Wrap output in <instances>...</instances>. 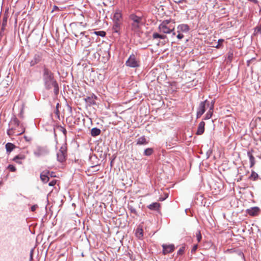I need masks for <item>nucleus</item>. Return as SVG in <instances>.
<instances>
[{
	"mask_svg": "<svg viewBox=\"0 0 261 261\" xmlns=\"http://www.w3.org/2000/svg\"><path fill=\"white\" fill-rule=\"evenodd\" d=\"M42 80L45 88L50 90L54 88V92L57 96L59 92V85L54 77V73L46 66L42 68Z\"/></svg>",
	"mask_w": 261,
	"mask_h": 261,
	"instance_id": "f257e3e1",
	"label": "nucleus"
},
{
	"mask_svg": "<svg viewBox=\"0 0 261 261\" xmlns=\"http://www.w3.org/2000/svg\"><path fill=\"white\" fill-rule=\"evenodd\" d=\"M84 32H81V33H80V34H81V35H84Z\"/></svg>",
	"mask_w": 261,
	"mask_h": 261,
	"instance_id": "8fccbe9b",
	"label": "nucleus"
},
{
	"mask_svg": "<svg viewBox=\"0 0 261 261\" xmlns=\"http://www.w3.org/2000/svg\"><path fill=\"white\" fill-rule=\"evenodd\" d=\"M214 104H215V101L212 100L211 102V105L209 107V110H208V112H207V113L206 114V115L203 119L204 120H208L212 117V116L213 115V113Z\"/></svg>",
	"mask_w": 261,
	"mask_h": 261,
	"instance_id": "f8f14e48",
	"label": "nucleus"
},
{
	"mask_svg": "<svg viewBox=\"0 0 261 261\" xmlns=\"http://www.w3.org/2000/svg\"><path fill=\"white\" fill-rule=\"evenodd\" d=\"M149 141L147 140L145 136H143L139 138L137 140L136 145H146L148 143Z\"/></svg>",
	"mask_w": 261,
	"mask_h": 261,
	"instance_id": "f3484780",
	"label": "nucleus"
},
{
	"mask_svg": "<svg viewBox=\"0 0 261 261\" xmlns=\"http://www.w3.org/2000/svg\"><path fill=\"white\" fill-rule=\"evenodd\" d=\"M25 158V156L24 154H19L16 156H15L13 159V160H16V159H19L21 160H23Z\"/></svg>",
	"mask_w": 261,
	"mask_h": 261,
	"instance_id": "c756f323",
	"label": "nucleus"
},
{
	"mask_svg": "<svg viewBox=\"0 0 261 261\" xmlns=\"http://www.w3.org/2000/svg\"><path fill=\"white\" fill-rule=\"evenodd\" d=\"M2 184V182L0 181V185Z\"/></svg>",
	"mask_w": 261,
	"mask_h": 261,
	"instance_id": "603ef678",
	"label": "nucleus"
},
{
	"mask_svg": "<svg viewBox=\"0 0 261 261\" xmlns=\"http://www.w3.org/2000/svg\"><path fill=\"white\" fill-rule=\"evenodd\" d=\"M48 153L49 149L46 146H37L34 151V154L37 157L45 155Z\"/></svg>",
	"mask_w": 261,
	"mask_h": 261,
	"instance_id": "6e6552de",
	"label": "nucleus"
},
{
	"mask_svg": "<svg viewBox=\"0 0 261 261\" xmlns=\"http://www.w3.org/2000/svg\"><path fill=\"white\" fill-rule=\"evenodd\" d=\"M19 121L16 117H13L11 118L9 124V128L7 130V134L9 136L12 135H20L23 134L25 129L24 128L22 127L21 131H16V128L19 126Z\"/></svg>",
	"mask_w": 261,
	"mask_h": 261,
	"instance_id": "f03ea898",
	"label": "nucleus"
},
{
	"mask_svg": "<svg viewBox=\"0 0 261 261\" xmlns=\"http://www.w3.org/2000/svg\"><path fill=\"white\" fill-rule=\"evenodd\" d=\"M16 160H13V161L18 164H22V162L21 161L22 160H19V159H16Z\"/></svg>",
	"mask_w": 261,
	"mask_h": 261,
	"instance_id": "79ce46f5",
	"label": "nucleus"
},
{
	"mask_svg": "<svg viewBox=\"0 0 261 261\" xmlns=\"http://www.w3.org/2000/svg\"><path fill=\"white\" fill-rule=\"evenodd\" d=\"M49 174H50V172L48 170H44L41 173L40 179L43 182L47 183L49 179Z\"/></svg>",
	"mask_w": 261,
	"mask_h": 261,
	"instance_id": "4468645a",
	"label": "nucleus"
},
{
	"mask_svg": "<svg viewBox=\"0 0 261 261\" xmlns=\"http://www.w3.org/2000/svg\"><path fill=\"white\" fill-rule=\"evenodd\" d=\"M211 103L207 100H205L203 101L200 102L199 106L197 110L196 117L197 118H200L205 111V107H210Z\"/></svg>",
	"mask_w": 261,
	"mask_h": 261,
	"instance_id": "0eeeda50",
	"label": "nucleus"
},
{
	"mask_svg": "<svg viewBox=\"0 0 261 261\" xmlns=\"http://www.w3.org/2000/svg\"><path fill=\"white\" fill-rule=\"evenodd\" d=\"M153 150L152 148H148L144 150V155L146 156H149L152 154Z\"/></svg>",
	"mask_w": 261,
	"mask_h": 261,
	"instance_id": "a878e982",
	"label": "nucleus"
},
{
	"mask_svg": "<svg viewBox=\"0 0 261 261\" xmlns=\"http://www.w3.org/2000/svg\"><path fill=\"white\" fill-rule=\"evenodd\" d=\"M55 114L57 115L58 118L60 119V115H59V109H56V111L55 112Z\"/></svg>",
	"mask_w": 261,
	"mask_h": 261,
	"instance_id": "a19ab883",
	"label": "nucleus"
},
{
	"mask_svg": "<svg viewBox=\"0 0 261 261\" xmlns=\"http://www.w3.org/2000/svg\"><path fill=\"white\" fill-rule=\"evenodd\" d=\"M153 39L160 38L161 39H164L166 38V36L165 35H160L157 33H154L152 35Z\"/></svg>",
	"mask_w": 261,
	"mask_h": 261,
	"instance_id": "393cba45",
	"label": "nucleus"
},
{
	"mask_svg": "<svg viewBox=\"0 0 261 261\" xmlns=\"http://www.w3.org/2000/svg\"><path fill=\"white\" fill-rule=\"evenodd\" d=\"M260 211V209L259 207L255 206L251 207L250 208L247 210V214L251 216H257Z\"/></svg>",
	"mask_w": 261,
	"mask_h": 261,
	"instance_id": "ddd939ff",
	"label": "nucleus"
},
{
	"mask_svg": "<svg viewBox=\"0 0 261 261\" xmlns=\"http://www.w3.org/2000/svg\"><path fill=\"white\" fill-rule=\"evenodd\" d=\"M184 1V0H178V1H175V2L177 4H180L182 3Z\"/></svg>",
	"mask_w": 261,
	"mask_h": 261,
	"instance_id": "c03bdc74",
	"label": "nucleus"
},
{
	"mask_svg": "<svg viewBox=\"0 0 261 261\" xmlns=\"http://www.w3.org/2000/svg\"><path fill=\"white\" fill-rule=\"evenodd\" d=\"M197 247H198V245H194V246L193 247V248H192V249L191 250V252L193 253V252H195V251L197 249Z\"/></svg>",
	"mask_w": 261,
	"mask_h": 261,
	"instance_id": "ea45409f",
	"label": "nucleus"
},
{
	"mask_svg": "<svg viewBox=\"0 0 261 261\" xmlns=\"http://www.w3.org/2000/svg\"><path fill=\"white\" fill-rule=\"evenodd\" d=\"M122 22L113 21V31L115 33H119L120 30V26L122 25Z\"/></svg>",
	"mask_w": 261,
	"mask_h": 261,
	"instance_id": "6ab92c4d",
	"label": "nucleus"
},
{
	"mask_svg": "<svg viewBox=\"0 0 261 261\" xmlns=\"http://www.w3.org/2000/svg\"><path fill=\"white\" fill-rule=\"evenodd\" d=\"M258 177V174L254 171H252L249 178L253 180H256Z\"/></svg>",
	"mask_w": 261,
	"mask_h": 261,
	"instance_id": "bb28decb",
	"label": "nucleus"
},
{
	"mask_svg": "<svg viewBox=\"0 0 261 261\" xmlns=\"http://www.w3.org/2000/svg\"><path fill=\"white\" fill-rule=\"evenodd\" d=\"M101 130L97 127L92 128L91 130V134L92 137H96L100 135Z\"/></svg>",
	"mask_w": 261,
	"mask_h": 261,
	"instance_id": "5701e85b",
	"label": "nucleus"
},
{
	"mask_svg": "<svg viewBox=\"0 0 261 261\" xmlns=\"http://www.w3.org/2000/svg\"><path fill=\"white\" fill-rule=\"evenodd\" d=\"M54 174L55 173L53 172H50V174H49V176H50V177H55L56 176Z\"/></svg>",
	"mask_w": 261,
	"mask_h": 261,
	"instance_id": "37998d69",
	"label": "nucleus"
},
{
	"mask_svg": "<svg viewBox=\"0 0 261 261\" xmlns=\"http://www.w3.org/2000/svg\"><path fill=\"white\" fill-rule=\"evenodd\" d=\"M204 126H205V122L204 121H201L199 123L197 130L196 132V135H201L203 134L204 132Z\"/></svg>",
	"mask_w": 261,
	"mask_h": 261,
	"instance_id": "a211bd4d",
	"label": "nucleus"
},
{
	"mask_svg": "<svg viewBox=\"0 0 261 261\" xmlns=\"http://www.w3.org/2000/svg\"><path fill=\"white\" fill-rule=\"evenodd\" d=\"M178 35H177V38L178 39H181L184 38V35L181 33H180V32H178Z\"/></svg>",
	"mask_w": 261,
	"mask_h": 261,
	"instance_id": "4c0bfd02",
	"label": "nucleus"
},
{
	"mask_svg": "<svg viewBox=\"0 0 261 261\" xmlns=\"http://www.w3.org/2000/svg\"><path fill=\"white\" fill-rule=\"evenodd\" d=\"M57 160L60 163L65 161L67 157L66 144H63L57 153Z\"/></svg>",
	"mask_w": 261,
	"mask_h": 261,
	"instance_id": "423d86ee",
	"label": "nucleus"
},
{
	"mask_svg": "<svg viewBox=\"0 0 261 261\" xmlns=\"http://www.w3.org/2000/svg\"><path fill=\"white\" fill-rule=\"evenodd\" d=\"M46 54L45 50L36 51L30 61V65L33 67L41 63L44 60V57Z\"/></svg>",
	"mask_w": 261,
	"mask_h": 261,
	"instance_id": "7ed1b4c3",
	"label": "nucleus"
},
{
	"mask_svg": "<svg viewBox=\"0 0 261 261\" xmlns=\"http://www.w3.org/2000/svg\"><path fill=\"white\" fill-rule=\"evenodd\" d=\"M247 155L249 158V161L250 163V168H252L255 164V158L252 155V153L250 151H248Z\"/></svg>",
	"mask_w": 261,
	"mask_h": 261,
	"instance_id": "4be33fe9",
	"label": "nucleus"
},
{
	"mask_svg": "<svg viewBox=\"0 0 261 261\" xmlns=\"http://www.w3.org/2000/svg\"><path fill=\"white\" fill-rule=\"evenodd\" d=\"M185 246L181 247L177 251V255L183 254L185 252Z\"/></svg>",
	"mask_w": 261,
	"mask_h": 261,
	"instance_id": "f704fd0d",
	"label": "nucleus"
},
{
	"mask_svg": "<svg viewBox=\"0 0 261 261\" xmlns=\"http://www.w3.org/2000/svg\"><path fill=\"white\" fill-rule=\"evenodd\" d=\"M57 180H53L50 182H49L48 185L49 186H54L56 184Z\"/></svg>",
	"mask_w": 261,
	"mask_h": 261,
	"instance_id": "e433bc0d",
	"label": "nucleus"
},
{
	"mask_svg": "<svg viewBox=\"0 0 261 261\" xmlns=\"http://www.w3.org/2000/svg\"><path fill=\"white\" fill-rule=\"evenodd\" d=\"M147 208L152 211H158L160 207V204L158 202H153L147 205Z\"/></svg>",
	"mask_w": 261,
	"mask_h": 261,
	"instance_id": "aec40b11",
	"label": "nucleus"
},
{
	"mask_svg": "<svg viewBox=\"0 0 261 261\" xmlns=\"http://www.w3.org/2000/svg\"><path fill=\"white\" fill-rule=\"evenodd\" d=\"M24 138H25V139L27 141H29V140H28V139H27V137L26 136H25V137H24Z\"/></svg>",
	"mask_w": 261,
	"mask_h": 261,
	"instance_id": "de8ad7c7",
	"label": "nucleus"
},
{
	"mask_svg": "<svg viewBox=\"0 0 261 261\" xmlns=\"http://www.w3.org/2000/svg\"><path fill=\"white\" fill-rule=\"evenodd\" d=\"M38 205L37 204H35L31 206V210L32 212H34L36 211V208L38 207Z\"/></svg>",
	"mask_w": 261,
	"mask_h": 261,
	"instance_id": "58836bf2",
	"label": "nucleus"
},
{
	"mask_svg": "<svg viewBox=\"0 0 261 261\" xmlns=\"http://www.w3.org/2000/svg\"><path fill=\"white\" fill-rule=\"evenodd\" d=\"M175 35V32H173V35Z\"/></svg>",
	"mask_w": 261,
	"mask_h": 261,
	"instance_id": "3c124183",
	"label": "nucleus"
},
{
	"mask_svg": "<svg viewBox=\"0 0 261 261\" xmlns=\"http://www.w3.org/2000/svg\"><path fill=\"white\" fill-rule=\"evenodd\" d=\"M57 128L59 129V131L63 133L65 137H66L67 130L65 127L60 125L57 126Z\"/></svg>",
	"mask_w": 261,
	"mask_h": 261,
	"instance_id": "cd10ccee",
	"label": "nucleus"
},
{
	"mask_svg": "<svg viewBox=\"0 0 261 261\" xmlns=\"http://www.w3.org/2000/svg\"><path fill=\"white\" fill-rule=\"evenodd\" d=\"M94 33L97 36H99L101 37H104L106 36V34L105 32L102 31L94 32Z\"/></svg>",
	"mask_w": 261,
	"mask_h": 261,
	"instance_id": "72a5a7b5",
	"label": "nucleus"
},
{
	"mask_svg": "<svg viewBox=\"0 0 261 261\" xmlns=\"http://www.w3.org/2000/svg\"><path fill=\"white\" fill-rule=\"evenodd\" d=\"M8 169L11 172H15L16 171V168L13 165H9L8 166Z\"/></svg>",
	"mask_w": 261,
	"mask_h": 261,
	"instance_id": "c9c22d12",
	"label": "nucleus"
},
{
	"mask_svg": "<svg viewBox=\"0 0 261 261\" xmlns=\"http://www.w3.org/2000/svg\"><path fill=\"white\" fill-rule=\"evenodd\" d=\"M5 147L7 152L10 153L15 148L16 146L13 143H7L6 144Z\"/></svg>",
	"mask_w": 261,
	"mask_h": 261,
	"instance_id": "412c9836",
	"label": "nucleus"
},
{
	"mask_svg": "<svg viewBox=\"0 0 261 261\" xmlns=\"http://www.w3.org/2000/svg\"><path fill=\"white\" fill-rule=\"evenodd\" d=\"M126 66L131 68H138L140 66V62L137 56L131 54L125 62Z\"/></svg>",
	"mask_w": 261,
	"mask_h": 261,
	"instance_id": "39448f33",
	"label": "nucleus"
},
{
	"mask_svg": "<svg viewBox=\"0 0 261 261\" xmlns=\"http://www.w3.org/2000/svg\"><path fill=\"white\" fill-rule=\"evenodd\" d=\"M113 21L122 22V14L120 10L118 9L116 10L113 16Z\"/></svg>",
	"mask_w": 261,
	"mask_h": 261,
	"instance_id": "2eb2a0df",
	"label": "nucleus"
},
{
	"mask_svg": "<svg viewBox=\"0 0 261 261\" xmlns=\"http://www.w3.org/2000/svg\"><path fill=\"white\" fill-rule=\"evenodd\" d=\"M167 23H168V22H167L166 24L165 22L164 21L159 25V29L161 32H162L165 34H169L173 31L174 29H171L169 28L167 26Z\"/></svg>",
	"mask_w": 261,
	"mask_h": 261,
	"instance_id": "9d476101",
	"label": "nucleus"
},
{
	"mask_svg": "<svg viewBox=\"0 0 261 261\" xmlns=\"http://www.w3.org/2000/svg\"><path fill=\"white\" fill-rule=\"evenodd\" d=\"M260 28H261V24H260V25L259 26Z\"/></svg>",
	"mask_w": 261,
	"mask_h": 261,
	"instance_id": "864d4df0",
	"label": "nucleus"
},
{
	"mask_svg": "<svg viewBox=\"0 0 261 261\" xmlns=\"http://www.w3.org/2000/svg\"><path fill=\"white\" fill-rule=\"evenodd\" d=\"M233 53L232 51H229V52L228 53V54H227V59L228 60L231 62L232 59H233Z\"/></svg>",
	"mask_w": 261,
	"mask_h": 261,
	"instance_id": "2f4dec72",
	"label": "nucleus"
},
{
	"mask_svg": "<svg viewBox=\"0 0 261 261\" xmlns=\"http://www.w3.org/2000/svg\"><path fill=\"white\" fill-rule=\"evenodd\" d=\"M224 41V39H220L218 41L217 44L215 46L217 48H220L223 46L222 43Z\"/></svg>",
	"mask_w": 261,
	"mask_h": 261,
	"instance_id": "c85d7f7f",
	"label": "nucleus"
},
{
	"mask_svg": "<svg viewBox=\"0 0 261 261\" xmlns=\"http://www.w3.org/2000/svg\"><path fill=\"white\" fill-rule=\"evenodd\" d=\"M196 237L198 242H200L202 239V236L200 230H198L196 232Z\"/></svg>",
	"mask_w": 261,
	"mask_h": 261,
	"instance_id": "473e14b6",
	"label": "nucleus"
},
{
	"mask_svg": "<svg viewBox=\"0 0 261 261\" xmlns=\"http://www.w3.org/2000/svg\"><path fill=\"white\" fill-rule=\"evenodd\" d=\"M32 255H33V250H32L31 252L30 256H31V258L32 257Z\"/></svg>",
	"mask_w": 261,
	"mask_h": 261,
	"instance_id": "49530a36",
	"label": "nucleus"
},
{
	"mask_svg": "<svg viewBox=\"0 0 261 261\" xmlns=\"http://www.w3.org/2000/svg\"><path fill=\"white\" fill-rule=\"evenodd\" d=\"M54 135H55V137H57V135H56V132H55V129H54Z\"/></svg>",
	"mask_w": 261,
	"mask_h": 261,
	"instance_id": "09e8293b",
	"label": "nucleus"
},
{
	"mask_svg": "<svg viewBox=\"0 0 261 261\" xmlns=\"http://www.w3.org/2000/svg\"><path fill=\"white\" fill-rule=\"evenodd\" d=\"M163 253L164 254H167L168 253H171L174 250L175 247L173 244H163Z\"/></svg>",
	"mask_w": 261,
	"mask_h": 261,
	"instance_id": "9b49d317",
	"label": "nucleus"
},
{
	"mask_svg": "<svg viewBox=\"0 0 261 261\" xmlns=\"http://www.w3.org/2000/svg\"><path fill=\"white\" fill-rule=\"evenodd\" d=\"M136 235L139 239H141L143 236V229L140 228H137L136 231Z\"/></svg>",
	"mask_w": 261,
	"mask_h": 261,
	"instance_id": "b1692460",
	"label": "nucleus"
},
{
	"mask_svg": "<svg viewBox=\"0 0 261 261\" xmlns=\"http://www.w3.org/2000/svg\"><path fill=\"white\" fill-rule=\"evenodd\" d=\"M97 97L94 94H91L89 96H87L84 98L86 103L89 106H91L95 105L96 104V100H97Z\"/></svg>",
	"mask_w": 261,
	"mask_h": 261,
	"instance_id": "1a4fd4ad",
	"label": "nucleus"
},
{
	"mask_svg": "<svg viewBox=\"0 0 261 261\" xmlns=\"http://www.w3.org/2000/svg\"><path fill=\"white\" fill-rule=\"evenodd\" d=\"M60 105L59 103H58L56 105V109H59V107Z\"/></svg>",
	"mask_w": 261,
	"mask_h": 261,
	"instance_id": "a18cd8bd",
	"label": "nucleus"
},
{
	"mask_svg": "<svg viewBox=\"0 0 261 261\" xmlns=\"http://www.w3.org/2000/svg\"><path fill=\"white\" fill-rule=\"evenodd\" d=\"M177 32H188L190 30L189 25L187 24H181L178 25Z\"/></svg>",
	"mask_w": 261,
	"mask_h": 261,
	"instance_id": "dca6fc26",
	"label": "nucleus"
},
{
	"mask_svg": "<svg viewBox=\"0 0 261 261\" xmlns=\"http://www.w3.org/2000/svg\"><path fill=\"white\" fill-rule=\"evenodd\" d=\"M129 19L133 21L131 23L132 30L133 31L138 30L141 25L143 24L142 17L136 15L135 14H132L129 16Z\"/></svg>",
	"mask_w": 261,
	"mask_h": 261,
	"instance_id": "20e7f679",
	"label": "nucleus"
},
{
	"mask_svg": "<svg viewBox=\"0 0 261 261\" xmlns=\"http://www.w3.org/2000/svg\"><path fill=\"white\" fill-rule=\"evenodd\" d=\"M128 208L130 211V213L134 214L136 216L138 215L136 210L133 206L128 205Z\"/></svg>",
	"mask_w": 261,
	"mask_h": 261,
	"instance_id": "7c9ffc66",
	"label": "nucleus"
}]
</instances>
